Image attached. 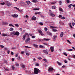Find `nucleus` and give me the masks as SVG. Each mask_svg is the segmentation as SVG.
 Returning a JSON list of instances; mask_svg holds the SVG:
<instances>
[{"label": "nucleus", "instance_id": "f257e3e1", "mask_svg": "<svg viewBox=\"0 0 75 75\" xmlns=\"http://www.w3.org/2000/svg\"><path fill=\"white\" fill-rule=\"evenodd\" d=\"M40 71L39 69L37 68L34 69V73L35 74H38V73H40Z\"/></svg>", "mask_w": 75, "mask_h": 75}, {"label": "nucleus", "instance_id": "f03ea898", "mask_svg": "<svg viewBox=\"0 0 75 75\" xmlns=\"http://www.w3.org/2000/svg\"><path fill=\"white\" fill-rule=\"evenodd\" d=\"M38 32L39 34H40V35H42V36H43L44 35H45L44 34V33H42V31L41 30H38Z\"/></svg>", "mask_w": 75, "mask_h": 75}, {"label": "nucleus", "instance_id": "7ed1b4c3", "mask_svg": "<svg viewBox=\"0 0 75 75\" xmlns=\"http://www.w3.org/2000/svg\"><path fill=\"white\" fill-rule=\"evenodd\" d=\"M54 70V68L52 67H50L49 69H48V71L49 72H51Z\"/></svg>", "mask_w": 75, "mask_h": 75}, {"label": "nucleus", "instance_id": "20e7f679", "mask_svg": "<svg viewBox=\"0 0 75 75\" xmlns=\"http://www.w3.org/2000/svg\"><path fill=\"white\" fill-rule=\"evenodd\" d=\"M8 23L4 21H3L2 23V25H8Z\"/></svg>", "mask_w": 75, "mask_h": 75}, {"label": "nucleus", "instance_id": "39448f33", "mask_svg": "<svg viewBox=\"0 0 75 75\" xmlns=\"http://www.w3.org/2000/svg\"><path fill=\"white\" fill-rule=\"evenodd\" d=\"M16 31H13L12 32L10 33L11 35H16Z\"/></svg>", "mask_w": 75, "mask_h": 75}, {"label": "nucleus", "instance_id": "423d86ee", "mask_svg": "<svg viewBox=\"0 0 75 75\" xmlns=\"http://www.w3.org/2000/svg\"><path fill=\"white\" fill-rule=\"evenodd\" d=\"M18 35V36L20 35V33L18 32H15V35Z\"/></svg>", "mask_w": 75, "mask_h": 75}, {"label": "nucleus", "instance_id": "0eeeda50", "mask_svg": "<svg viewBox=\"0 0 75 75\" xmlns=\"http://www.w3.org/2000/svg\"><path fill=\"white\" fill-rule=\"evenodd\" d=\"M54 47H50V50L51 51V52H54Z\"/></svg>", "mask_w": 75, "mask_h": 75}, {"label": "nucleus", "instance_id": "6e6552de", "mask_svg": "<svg viewBox=\"0 0 75 75\" xmlns=\"http://www.w3.org/2000/svg\"><path fill=\"white\" fill-rule=\"evenodd\" d=\"M12 16L13 17H18V15L17 14H15L14 15H12Z\"/></svg>", "mask_w": 75, "mask_h": 75}, {"label": "nucleus", "instance_id": "1a4fd4ad", "mask_svg": "<svg viewBox=\"0 0 75 75\" xmlns=\"http://www.w3.org/2000/svg\"><path fill=\"white\" fill-rule=\"evenodd\" d=\"M33 46L35 47V48H38V45L35 44H33Z\"/></svg>", "mask_w": 75, "mask_h": 75}, {"label": "nucleus", "instance_id": "9d476101", "mask_svg": "<svg viewBox=\"0 0 75 75\" xmlns=\"http://www.w3.org/2000/svg\"><path fill=\"white\" fill-rule=\"evenodd\" d=\"M43 52L45 54H48V52L46 50H43Z\"/></svg>", "mask_w": 75, "mask_h": 75}, {"label": "nucleus", "instance_id": "9b49d317", "mask_svg": "<svg viewBox=\"0 0 75 75\" xmlns=\"http://www.w3.org/2000/svg\"><path fill=\"white\" fill-rule=\"evenodd\" d=\"M30 40V38H28L25 41V42L27 43L28 42V41H29Z\"/></svg>", "mask_w": 75, "mask_h": 75}, {"label": "nucleus", "instance_id": "f8f14e48", "mask_svg": "<svg viewBox=\"0 0 75 75\" xmlns=\"http://www.w3.org/2000/svg\"><path fill=\"white\" fill-rule=\"evenodd\" d=\"M32 19L33 20H36V17L35 16H33Z\"/></svg>", "mask_w": 75, "mask_h": 75}, {"label": "nucleus", "instance_id": "ddd939ff", "mask_svg": "<svg viewBox=\"0 0 75 75\" xmlns=\"http://www.w3.org/2000/svg\"><path fill=\"white\" fill-rule=\"evenodd\" d=\"M2 36H4V37H5V36H7V34L3 33L2 34Z\"/></svg>", "mask_w": 75, "mask_h": 75}, {"label": "nucleus", "instance_id": "4468645a", "mask_svg": "<svg viewBox=\"0 0 75 75\" xmlns=\"http://www.w3.org/2000/svg\"><path fill=\"white\" fill-rule=\"evenodd\" d=\"M6 4L7 6H11V4L9 2H7L6 3Z\"/></svg>", "mask_w": 75, "mask_h": 75}, {"label": "nucleus", "instance_id": "2eb2a0df", "mask_svg": "<svg viewBox=\"0 0 75 75\" xmlns=\"http://www.w3.org/2000/svg\"><path fill=\"white\" fill-rule=\"evenodd\" d=\"M46 33H47V34H49L50 35H52V33H51L48 31Z\"/></svg>", "mask_w": 75, "mask_h": 75}, {"label": "nucleus", "instance_id": "dca6fc26", "mask_svg": "<svg viewBox=\"0 0 75 75\" xmlns=\"http://www.w3.org/2000/svg\"><path fill=\"white\" fill-rule=\"evenodd\" d=\"M63 35H64V33L63 32H62L60 34V36L61 37H62Z\"/></svg>", "mask_w": 75, "mask_h": 75}, {"label": "nucleus", "instance_id": "f3484780", "mask_svg": "<svg viewBox=\"0 0 75 75\" xmlns=\"http://www.w3.org/2000/svg\"><path fill=\"white\" fill-rule=\"evenodd\" d=\"M32 1L33 3H37L38 2V1L36 0H33Z\"/></svg>", "mask_w": 75, "mask_h": 75}, {"label": "nucleus", "instance_id": "a211bd4d", "mask_svg": "<svg viewBox=\"0 0 75 75\" xmlns=\"http://www.w3.org/2000/svg\"><path fill=\"white\" fill-rule=\"evenodd\" d=\"M44 40H43L45 41H50V40L49 39H47L45 38H44Z\"/></svg>", "mask_w": 75, "mask_h": 75}, {"label": "nucleus", "instance_id": "6ab92c4d", "mask_svg": "<svg viewBox=\"0 0 75 75\" xmlns=\"http://www.w3.org/2000/svg\"><path fill=\"white\" fill-rule=\"evenodd\" d=\"M26 3L28 4H31V2H30L28 1H26Z\"/></svg>", "mask_w": 75, "mask_h": 75}, {"label": "nucleus", "instance_id": "aec40b11", "mask_svg": "<svg viewBox=\"0 0 75 75\" xmlns=\"http://www.w3.org/2000/svg\"><path fill=\"white\" fill-rule=\"evenodd\" d=\"M67 51H73V50L72 49H67Z\"/></svg>", "mask_w": 75, "mask_h": 75}, {"label": "nucleus", "instance_id": "412c9836", "mask_svg": "<svg viewBox=\"0 0 75 75\" xmlns=\"http://www.w3.org/2000/svg\"><path fill=\"white\" fill-rule=\"evenodd\" d=\"M39 47L40 48H44V46H42V45H40L39 46Z\"/></svg>", "mask_w": 75, "mask_h": 75}, {"label": "nucleus", "instance_id": "4be33fe9", "mask_svg": "<svg viewBox=\"0 0 75 75\" xmlns=\"http://www.w3.org/2000/svg\"><path fill=\"white\" fill-rule=\"evenodd\" d=\"M50 28H57V27H54V26H50Z\"/></svg>", "mask_w": 75, "mask_h": 75}, {"label": "nucleus", "instance_id": "5701e85b", "mask_svg": "<svg viewBox=\"0 0 75 75\" xmlns=\"http://www.w3.org/2000/svg\"><path fill=\"white\" fill-rule=\"evenodd\" d=\"M59 5H61V4H62V1H59Z\"/></svg>", "mask_w": 75, "mask_h": 75}, {"label": "nucleus", "instance_id": "b1692460", "mask_svg": "<svg viewBox=\"0 0 75 75\" xmlns=\"http://www.w3.org/2000/svg\"><path fill=\"white\" fill-rule=\"evenodd\" d=\"M12 69V70H14V69H15V67H14V66H12L11 67Z\"/></svg>", "mask_w": 75, "mask_h": 75}, {"label": "nucleus", "instance_id": "393cba45", "mask_svg": "<svg viewBox=\"0 0 75 75\" xmlns=\"http://www.w3.org/2000/svg\"><path fill=\"white\" fill-rule=\"evenodd\" d=\"M23 40H25V35H23Z\"/></svg>", "mask_w": 75, "mask_h": 75}, {"label": "nucleus", "instance_id": "a878e982", "mask_svg": "<svg viewBox=\"0 0 75 75\" xmlns=\"http://www.w3.org/2000/svg\"><path fill=\"white\" fill-rule=\"evenodd\" d=\"M50 15L52 17H54V16H55V15L53 14L52 13H50Z\"/></svg>", "mask_w": 75, "mask_h": 75}, {"label": "nucleus", "instance_id": "bb28decb", "mask_svg": "<svg viewBox=\"0 0 75 75\" xmlns=\"http://www.w3.org/2000/svg\"><path fill=\"white\" fill-rule=\"evenodd\" d=\"M57 64L59 65H62V63H60L58 62H57Z\"/></svg>", "mask_w": 75, "mask_h": 75}, {"label": "nucleus", "instance_id": "cd10ccee", "mask_svg": "<svg viewBox=\"0 0 75 75\" xmlns=\"http://www.w3.org/2000/svg\"><path fill=\"white\" fill-rule=\"evenodd\" d=\"M19 64L18 63H16L14 65V66H19Z\"/></svg>", "mask_w": 75, "mask_h": 75}, {"label": "nucleus", "instance_id": "c85d7f7f", "mask_svg": "<svg viewBox=\"0 0 75 75\" xmlns=\"http://www.w3.org/2000/svg\"><path fill=\"white\" fill-rule=\"evenodd\" d=\"M72 4H70L69 6H68V7L69 8H71L72 6Z\"/></svg>", "mask_w": 75, "mask_h": 75}, {"label": "nucleus", "instance_id": "c756f323", "mask_svg": "<svg viewBox=\"0 0 75 75\" xmlns=\"http://www.w3.org/2000/svg\"><path fill=\"white\" fill-rule=\"evenodd\" d=\"M14 25L15 26H16V27H19V25H18V24H15Z\"/></svg>", "mask_w": 75, "mask_h": 75}, {"label": "nucleus", "instance_id": "7c9ffc66", "mask_svg": "<svg viewBox=\"0 0 75 75\" xmlns=\"http://www.w3.org/2000/svg\"><path fill=\"white\" fill-rule=\"evenodd\" d=\"M25 35L26 37H29V35L28 34V33H25Z\"/></svg>", "mask_w": 75, "mask_h": 75}, {"label": "nucleus", "instance_id": "2f4dec72", "mask_svg": "<svg viewBox=\"0 0 75 75\" xmlns=\"http://www.w3.org/2000/svg\"><path fill=\"white\" fill-rule=\"evenodd\" d=\"M52 30L54 32H57V30L55 29H53Z\"/></svg>", "mask_w": 75, "mask_h": 75}, {"label": "nucleus", "instance_id": "473e14b6", "mask_svg": "<svg viewBox=\"0 0 75 75\" xmlns=\"http://www.w3.org/2000/svg\"><path fill=\"white\" fill-rule=\"evenodd\" d=\"M69 25L70 27H71V28H73L72 26L71 25V23H70L69 24Z\"/></svg>", "mask_w": 75, "mask_h": 75}, {"label": "nucleus", "instance_id": "72a5a7b5", "mask_svg": "<svg viewBox=\"0 0 75 75\" xmlns=\"http://www.w3.org/2000/svg\"><path fill=\"white\" fill-rule=\"evenodd\" d=\"M9 26H11V27H14V25L12 24H10L9 25Z\"/></svg>", "mask_w": 75, "mask_h": 75}, {"label": "nucleus", "instance_id": "f704fd0d", "mask_svg": "<svg viewBox=\"0 0 75 75\" xmlns=\"http://www.w3.org/2000/svg\"><path fill=\"white\" fill-rule=\"evenodd\" d=\"M14 8L16 9H17V10H18V11H20V9H19V8H18L16 7H14Z\"/></svg>", "mask_w": 75, "mask_h": 75}, {"label": "nucleus", "instance_id": "c9c22d12", "mask_svg": "<svg viewBox=\"0 0 75 75\" xmlns=\"http://www.w3.org/2000/svg\"><path fill=\"white\" fill-rule=\"evenodd\" d=\"M52 8L53 9H55V6H52Z\"/></svg>", "mask_w": 75, "mask_h": 75}, {"label": "nucleus", "instance_id": "e433bc0d", "mask_svg": "<svg viewBox=\"0 0 75 75\" xmlns=\"http://www.w3.org/2000/svg\"><path fill=\"white\" fill-rule=\"evenodd\" d=\"M61 18L62 20H65V17L63 16V17H62Z\"/></svg>", "mask_w": 75, "mask_h": 75}, {"label": "nucleus", "instance_id": "4c0bfd02", "mask_svg": "<svg viewBox=\"0 0 75 75\" xmlns=\"http://www.w3.org/2000/svg\"><path fill=\"white\" fill-rule=\"evenodd\" d=\"M43 44H44V45H48V43H43Z\"/></svg>", "mask_w": 75, "mask_h": 75}, {"label": "nucleus", "instance_id": "58836bf2", "mask_svg": "<svg viewBox=\"0 0 75 75\" xmlns=\"http://www.w3.org/2000/svg\"><path fill=\"white\" fill-rule=\"evenodd\" d=\"M57 39V36H55L54 37V40H55Z\"/></svg>", "mask_w": 75, "mask_h": 75}, {"label": "nucleus", "instance_id": "ea45409f", "mask_svg": "<svg viewBox=\"0 0 75 75\" xmlns=\"http://www.w3.org/2000/svg\"><path fill=\"white\" fill-rule=\"evenodd\" d=\"M21 67L22 68H24V69H25V66H21Z\"/></svg>", "mask_w": 75, "mask_h": 75}, {"label": "nucleus", "instance_id": "a19ab883", "mask_svg": "<svg viewBox=\"0 0 75 75\" xmlns=\"http://www.w3.org/2000/svg\"><path fill=\"white\" fill-rule=\"evenodd\" d=\"M21 59L20 56H18V60H20V59Z\"/></svg>", "mask_w": 75, "mask_h": 75}, {"label": "nucleus", "instance_id": "79ce46f5", "mask_svg": "<svg viewBox=\"0 0 75 75\" xmlns=\"http://www.w3.org/2000/svg\"><path fill=\"white\" fill-rule=\"evenodd\" d=\"M10 31H13V28H11L10 29Z\"/></svg>", "mask_w": 75, "mask_h": 75}, {"label": "nucleus", "instance_id": "37998d69", "mask_svg": "<svg viewBox=\"0 0 75 75\" xmlns=\"http://www.w3.org/2000/svg\"><path fill=\"white\" fill-rule=\"evenodd\" d=\"M59 11H62V8H59Z\"/></svg>", "mask_w": 75, "mask_h": 75}, {"label": "nucleus", "instance_id": "c03bdc74", "mask_svg": "<svg viewBox=\"0 0 75 75\" xmlns=\"http://www.w3.org/2000/svg\"><path fill=\"white\" fill-rule=\"evenodd\" d=\"M40 13L39 12H36V13H35V14H40Z\"/></svg>", "mask_w": 75, "mask_h": 75}, {"label": "nucleus", "instance_id": "a18cd8bd", "mask_svg": "<svg viewBox=\"0 0 75 75\" xmlns=\"http://www.w3.org/2000/svg\"><path fill=\"white\" fill-rule=\"evenodd\" d=\"M34 10H39V9H38L37 8H34Z\"/></svg>", "mask_w": 75, "mask_h": 75}, {"label": "nucleus", "instance_id": "49530a36", "mask_svg": "<svg viewBox=\"0 0 75 75\" xmlns=\"http://www.w3.org/2000/svg\"><path fill=\"white\" fill-rule=\"evenodd\" d=\"M55 3H56V2H53L51 4H54Z\"/></svg>", "mask_w": 75, "mask_h": 75}, {"label": "nucleus", "instance_id": "de8ad7c7", "mask_svg": "<svg viewBox=\"0 0 75 75\" xmlns=\"http://www.w3.org/2000/svg\"><path fill=\"white\" fill-rule=\"evenodd\" d=\"M25 47L26 48H31V47H28V46H25Z\"/></svg>", "mask_w": 75, "mask_h": 75}, {"label": "nucleus", "instance_id": "09e8293b", "mask_svg": "<svg viewBox=\"0 0 75 75\" xmlns=\"http://www.w3.org/2000/svg\"><path fill=\"white\" fill-rule=\"evenodd\" d=\"M43 61H44L45 62H47V61L46 59H43Z\"/></svg>", "mask_w": 75, "mask_h": 75}, {"label": "nucleus", "instance_id": "8fccbe9b", "mask_svg": "<svg viewBox=\"0 0 75 75\" xmlns=\"http://www.w3.org/2000/svg\"><path fill=\"white\" fill-rule=\"evenodd\" d=\"M35 65L36 66H39V64L38 63H36Z\"/></svg>", "mask_w": 75, "mask_h": 75}, {"label": "nucleus", "instance_id": "3c124183", "mask_svg": "<svg viewBox=\"0 0 75 75\" xmlns=\"http://www.w3.org/2000/svg\"><path fill=\"white\" fill-rule=\"evenodd\" d=\"M45 31H47V30H48V29H47V28H45Z\"/></svg>", "mask_w": 75, "mask_h": 75}, {"label": "nucleus", "instance_id": "603ef678", "mask_svg": "<svg viewBox=\"0 0 75 75\" xmlns=\"http://www.w3.org/2000/svg\"><path fill=\"white\" fill-rule=\"evenodd\" d=\"M16 47H12V50H15V49H16Z\"/></svg>", "mask_w": 75, "mask_h": 75}, {"label": "nucleus", "instance_id": "864d4df0", "mask_svg": "<svg viewBox=\"0 0 75 75\" xmlns=\"http://www.w3.org/2000/svg\"><path fill=\"white\" fill-rule=\"evenodd\" d=\"M67 42H69V43H70V44H71V43L70 42V41H69V40H67Z\"/></svg>", "mask_w": 75, "mask_h": 75}, {"label": "nucleus", "instance_id": "5fc2aeb1", "mask_svg": "<svg viewBox=\"0 0 75 75\" xmlns=\"http://www.w3.org/2000/svg\"><path fill=\"white\" fill-rule=\"evenodd\" d=\"M32 38H35V36H32Z\"/></svg>", "mask_w": 75, "mask_h": 75}, {"label": "nucleus", "instance_id": "6e6d98bb", "mask_svg": "<svg viewBox=\"0 0 75 75\" xmlns=\"http://www.w3.org/2000/svg\"><path fill=\"white\" fill-rule=\"evenodd\" d=\"M1 4L2 5H3V6H4V4H5V3H1Z\"/></svg>", "mask_w": 75, "mask_h": 75}, {"label": "nucleus", "instance_id": "4d7b16f0", "mask_svg": "<svg viewBox=\"0 0 75 75\" xmlns=\"http://www.w3.org/2000/svg\"><path fill=\"white\" fill-rule=\"evenodd\" d=\"M26 55H28V56H29V55H30V53H26Z\"/></svg>", "mask_w": 75, "mask_h": 75}, {"label": "nucleus", "instance_id": "13d9d810", "mask_svg": "<svg viewBox=\"0 0 75 75\" xmlns=\"http://www.w3.org/2000/svg\"><path fill=\"white\" fill-rule=\"evenodd\" d=\"M64 55H66V56H67V54H66V52L64 53Z\"/></svg>", "mask_w": 75, "mask_h": 75}, {"label": "nucleus", "instance_id": "bf43d9fd", "mask_svg": "<svg viewBox=\"0 0 75 75\" xmlns=\"http://www.w3.org/2000/svg\"><path fill=\"white\" fill-rule=\"evenodd\" d=\"M64 62H65V63H67V62H68V61H67V60H64Z\"/></svg>", "mask_w": 75, "mask_h": 75}, {"label": "nucleus", "instance_id": "052dcab7", "mask_svg": "<svg viewBox=\"0 0 75 75\" xmlns=\"http://www.w3.org/2000/svg\"><path fill=\"white\" fill-rule=\"evenodd\" d=\"M4 69H5V70H6V71H8V69H6V68H4Z\"/></svg>", "mask_w": 75, "mask_h": 75}, {"label": "nucleus", "instance_id": "680f3d73", "mask_svg": "<svg viewBox=\"0 0 75 75\" xmlns=\"http://www.w3.org/2000/svg\"><path fill=\"white\" fill-rule=\"evenodd\" d=\"M38 59H42V58H41V57H38Z\"/></svg>", "mask_w": 75, "mask_h": 75}, {"label": "nucleus", "instance_id": "e2e57ef3", "mask_svg": "<svg viewBox=\"0 0 75 75\" xmlns=\"http://www.w3.org/2000/svg\"><path fill=\"white\" fill-rule=\"evenodd\" d=\"M39 24H40V25H43V23H42V22L40 23Z\"/></svg>", "mask_w": 75, "mask_h": 75}, {"label": "nucleus", "instance_id": "0e129e2a", "mask_svg": "<svg viewBox=\"0 0 75 75\" xmlns=\"http://www.w3.org/2000/svg\"><path fill=\"white\" fill-rule=\"evenodd\" d=\"M62 17V15H59V18H61V17Z\"/></svg>", "mask_w": 75, "mask_h": 75}, {"label": "nucleus", "instance_id": "69168bd1", "mask_svg": "<svg viewBox=\"0 0 75 75\" xmlns=\"http://www.w3.org/2000/svg\"><path fill=\"white\" fill-rule=\"evenodd\" d=\"M67 2L68 3H69V0H67Z\"/></svg>", "mask_w": 75, "mask_h": 75}, {"label": "nucleus", "instance_id": "338daca9", "mask_svg": "<svg viewBox=\"0 0 75 75\" xmlns=\"http://www.w3.org/2000/svg\"><path fill=\"white\" fill-rule=\"evenodd\" d=\"M1 48H4V46H3L2 45H1Z\"/></svg>", "mask_w": 75, "mask_h": 75}, {"label": "nucleus", "instance_id": "774afa93", "mask_svg": "<svg viewBox=\"0 0 75 75\" xmlns=\"http://www.w3.org/2000/svg\"><path fill=\"white\" fill-rule=\"evenodd\" d=\"M29 35H30V36H32V35H33V33L29 34Z\"/></svg>", "mask_w": 75, "mask_h": 75}]
</instances>
